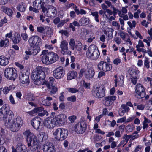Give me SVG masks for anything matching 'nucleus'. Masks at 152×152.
<instances>
[{
	"instance_id": "obj_1",
	"label": "nucleus",
	"mask_w": 152,
	"mask_h": 152,
	"mask_svg": "<svg viewBox=\"0 0 152 152\" xmlns=\"http://www.w3.org/2000/svg\"><path fill=\"white\" fill-rule=\"evenodd\" d=\"M6 114L8 115V120L6 121V125L10 128V130L13 132L17 131L20 129L22 120L20 117L15 118L13 113L11 110H7Z\"/></svg>"
},
{
	"instance_id": "obj_2",
	"label": "nucleus",
	"mask_w": 152,
	"mask_h": 152,
	"mask_svg": "<svg viewBox=\"0 0 152 152\" xmlns=\"http://www.w3.org/2000/svg\"><path fill=\"white\" fill-rule=\"evenodd\" d=\"M23 134L26 137V142L28 148L33 152L38 151L39 146L36 137L34 134L29 130H27L25 131Z\"/></svg>"
},
{
	"instance_id": "obj_3",
	"label": "nucleus",
	"mask_w": 152,
	"mask_h": 152,
	"mask_svg": "<svg viewBox=\"0 0 152 152\" xmlns=\"http://www.w3.org/2000/svg\"><path fill=\"white\" fill-rule=\"evenodd\" d=\"M32 74V78L34 80L35 84L38 86L44 84L45 75L42 67H37L34 70Z\"/></svg>"
},
{
	"instance_id": "obj_4",
	"label": "nucleus",
	"mask_w": 152,
	"mask_h": 152,
	"mask_svg": "<svg viewBox=\"0 0 152 152\" xmlns=\"http://www.w3.org/2000/svg\"><path fill=\"white\" fill-rule=\"evenodd\" d=\"M4 74L5 77L11 80H14L18 76L17 70L12 67L6 68Z\"/></svg>"
},
{
	"instance_id": "obj_5",
	"label": "nucleus",
	"mask_w": 152,
	"mask_h": 152,
	"mask_svg": "<svg viewBox=\"0 0 152 152\" xmlns=\"http://www.w3.org/2000/svg\"><path fill=\"white\" fill-rule=\"evenodd\" d=\"M92 95L96 98H101L105 95L104 90L102 86L94 88L92 91Z\"/></svg>"
},
{
	"instance_id": "obj_6",
	"label": "nucleus",
	"mask_w": 152,
	"mask_h": 152,
	"mask_svg": "<svg viewBox=\"0 0 152 152\" xmlns=\"http://www.w3.org/2000/svg\"><path fill=\"white\" fill-rule=\"evenodd\" d=\"M53 119L55 125H61L66 121V116L64 114H59L55 117H53Z\"/></svg>"
},
{
	"instance_id": "obj_7",
	"label": "nucleus",
	"mask_w": 152,
	"mask_h": 152,
	"mask_svg": "<svg viewBox=\"0 0 152 152\" xmlns=\"http://www.w3.org/2000/svg\"><path fill=\"white\" fill-rule=\"evenodd\" d=\"M87 125L85 122L78 123L75 126V131L78 134H82L86 130Z\"/></svg>"
},
{
	"instance_id": "obj_8",
	"label": "nucleus",
	"mask_w": 152,
	"mask_h": 152,
	"mask_svg": "<svg viewBox=\"0 0 152 152\" xmlns=\"http://www.w3.org/2000/svg\"><path fill=\"white\" fill-rule=\"evenodd\" d=\"M19 80L23 84H28L29 83V73L28 72H21L19 75Z\"/></svg>"
},
{
	"instance_id": "obj_9",
	"label": "nucleus",
	"mask_w": 152,
	"mask_h": 152,
	"mask_svg": "<svg viewBox=\"0 0 152 152\" xmlns=\"http://www.w3.org/2000/svg\"><path fill=\"white\" fill-rule=\"evenodd\" d=\"M41 39L37 35L33 36L28 40V42L31 46H38L41 44Z\"/></svg>"
},
{
	"instance_id": "obj_10",
	"label": "nucleus",
	"mask_w": 152,
	"mask_h": 152,
	"mask_svg": "<svg viewBox=\"0 0 152 152\" xmlns=\"http://www.w3.org/2000/svg\"><path fill=\"white\" fill-rule=\"evenodd\" d=\"M68 43L66 40H63L61 42L60 44V48L61 53L64 55L66 54L70 55L71 52L69 51L68 47Z\"/></svg>"
},
{
	"instance_id": "obj_11",
	"label": "nucleus",
	"mask_w": 152,
	"mask_h": 152,
	"mask_svg": "<svg viewBox=\"0 0 152 152\" xmlns=\"http://www.w3.org/2000/svg\"><path fill=\"white\" fill-rule=\"evenodd\" d=\"M136 94L139 96L138 98H143L145 97L146 94L143 87L140 84L138 83L136 85L135 89Z\"/></svg>"
},
{
	"instance_id": "obj_12",
	"label": "nucleus",
	"mask_w": 152,
	"mask_h": 152,
	"mask_svg": "<svg viewBox=\"0 0 152 152\" xmlns=\"http://www.w3.org/2000/svg\"><path fill=\"white\" fill-rule=\"evenodd\" d=\"M64 70L61 67H59L54 70L53 72V76L57 79H60L64 76Z\"/></svg>"
},
{
	"instance_id": "obj_13",
	"label": "nucleus",
	"mask_w": 152,
	"mask_h": 152,
	"mask_svg": "<svg viewBox=\"0 0 152 152\" xmlns=\"http://www.w3.org/2000/svg\"><path fill=\"white\" fill-rule=\"evenodd\" d=\"M41 120V119L38 117H36L32 119L31 123L34 128L37 130L40 129Z\"/></svg>"
},
{
	"instance_id": "obj_14",
	"label": "nucleus",
	"mask_w": 152,
	"mask_h": 152,
	"mask_svg": "<svg viewBox=\"0 0 152 152\" xmlns=\"http://www.w3.org/2000/svg\"><path fill=\"white\" fill-rule=\"evenodd\" d=\"M57 12L56 7L52 6H49L48 10L47 12V15L49 17H54L56 15Z\"/></svg>"
},
{
	"instance_id": "obj_15",
	"label": "nucleus",
	"mask_w": 152,
	"mask_h": 152,
	"mask_svg": "<svg viewBox=\"0 0 152 152\" xmlns=\"http://www.w3.org/2000/svg\"><path fill=\"white\" fill-rule=\"evenodd\" d=\"M50 64L53 63L58 60L59 57L57 54L53 52H48Z\"/></svg>"
},
{
	"instance_id": "obj_16",
	"label": "nucleus",
	"mask_w": 152,
	"mask_h": 152,
	"mask_svg": "<svg viewBox=\"0 0 152 152\" xmlns=\"http://www.w3.org/2000/svg\"><path fill=\"white\" fill-rule=\"evenodd\" d=\"M43 55L42 57V62L45 64H50L49 61V58L48 57V51L47 50H44L42 52Z\"/></svg>"
},
{
	"instance_id": "obj_17",
	"label": "nucleus",
	"mask_w": 152,
	"mask_h": 152,
	"mask_svg": "<svg viewBox=\"0 0 152 152\" xmlns=\"http://www.w3.org/2000/svg\"><path fill=\"white\" fill-rule=\"evenodd\" d=\"M44 124L46 127L49 129L56 126L53 121V117L51 116L45 120L44 121Z\"/></svg>"
},
{
	"instance_id": "obj_18",
	"label": "nucleus",
	"mask_w": 152,
	"mask_h": 152,
	"mask_svg": "<svg viewBox=\"0 0 152 152\" xmlns=\"http://www.w3.org/2000/svg\"><path fill=\"white\" fill-rule=\"evenodd\" d=\"M12 152H26V148L25 146L22 145V144L19 142L17 144V147L15 148L12 146Z\"/></svg>"
},
{
	"instance_id": "obj_19",
	"label": "nucleus",
	"mask_w": 152,
	"mask_h": 152,
	"mask_svg": "<svg viewBox=\"0 0 152 152\" xmlns=\"http://www.w3.org/2000/svg\"><path fill=\"white\" fill-rule=\"evenodd\" d=\"M43 150L44 152H55V148L52 143L44 144Z\"/></svg>"
},
{
	"instance_id": "obj_20",
	"label": "nucleus",
	"mask_w": 152,
	"mask_h": 152,
	"mask_svg": "<svg viewBox=\"0 0 152 152\" xmlns=\"http://www.w3.org/2000/svg\"><path fill=\"white\" fill-rule=\"evenodd\" d=\"M94 74V70L93 69L89 68L85 72L84 76L86 79L90 80L93 77Z\"/></svg>"
},
{
	"instance_id": "obj_21",
	"label": "nucleus",
	"mask_w": 152,
	"mask_h": 152,
	"mask_svg": "<svg viewBox=\"0 0 152 152\" xmlns=\"http://www.w3.org/2000/svg\"><path fill=\"white\" fill-rule=\"evenodd\" d=\"M6 107L3 106L1 109H0V119L1 120H4V119L6 118L9 117L8 115H7L6 114L7 110H10L9 109L5 110Z\"/></svg>"
},
{
	"instance_id": "obj_22",
	"label": "nucleus",
	"mask_w": 152,
	"mask_h": 152,
	"mask_svg": "<svg viewBox=\"0 0 152 152\" xmlns=\"http://www.w3.org/2000/svg\"><path fill=\"white\" fill-rule=\"evenodd\" d=\"M62 129L61 128H58L54 131L53 133L54 138L58 141H60Z\"/></svg>"
},
{
	"instance_id": "obj_23",
	"label": "nucleus",
	"mask_w": 152,
	"mask_h": 152,
	"mask_svg": "<svg viewBox=\"0 0 152 152\" xmlns=\"http://www.w3.org/2000/svg\"><path fill=\"white\" fill-rule=\"evenodd\" d=\"M116 98V97L115 96L105 97L104 98L105 102V105L106 106H108L111 105V102L115 100Z\"/></svg>"
},
{
	"instance_id": "obj_24",
	"label": "nucleus",
	"mask_w": 152,
	"mask_h": 152,
	"mask_svg": "<svg viewBox=\"0 0 152 152\" xmlns=\"http://www.w3.org/2000/svg\"><path fill=\"white\" fill-rule=\"evenodd\" d=\"M1 9L2 11L9 16L12 17L13 13L12 10L10 8H8L5 6H3L1 7Z\"/></svg>"
},
{
	"instance_id": "obj_25",
	"label": "nucleus",
	"mask_w": 152,
	"mask_h": 152,
	"mask_svg": "<svg viewBox=\"0 0 152 152\" xmlns=\"http://www.w3.org/2000/svg\"><path fill=\"white\" fill-rule=\"evenodd\" d=\"M94 47V50H93L92 58L94 59H96L99 57L100 55L99 51L97 48L96 46L95 45H93Z\"/></svg>"
},
{
	"instance_id": "obj_26",
	"label": "nucleus",
	"mask_w": 152,
	"mask_h": 152,
	"mask_svg": "<svg viewBox=\"0 0 152 152\" xmlns=\"http://www.w3.org/2000/svg\"><path fill=\"white\" fill-rule=\"evenodd\" d=\"M32 55H35L40 50V47L39 46H32L30 48Z\"/></svg>"
},
{
	"instance_id": "obj_27",
	"label": "nucleus",
	"mask_w": 152,
	"mask_h": 152,
	"mask_svg": "<svg viewBox=\"0 0 152 152\" xmlns=\"http://www.w3.org/2000/svg\"><path fill=\"white\" fill-rule=\"evenodd\" d=\"M8 59L4 56H0V65L5 66L8 64Z\"/></svg>"
},
{
	"instance_id": "obj_28",
	"label": "nucleus",
	"mask_w": 152,
	"mask_h": 152,
	"mask_svg": "<svg viewBox=\"0 0 152 152\" xmlns=\"http://www.w3.org/2000/svg\"><path fill=\"white\" fill-rule=\"evenodd\" d=\"M77 72L75 71H70L67 74V79L70 80L75 78L77 76Z\"/></svg>"
},
{
	"instance_id": "obj_29",
	"label": "nucleus",
	"mask_w": 152,
	"mask_h": 152,
	"mask_svg": "<svg viewBox=\"0 0 152 152\" xmlns=\"http://www.w3.org/2000/svg\"><path fill=\"white\" fill-rule=\"evenodd\" d=\"M44 109L40 107H38L35 108L32 111L28 112V113L31 115L33 116L35 115L36 113L40 111H42Z\"/></svg>"
},
{
	"instance_id": "obj_30",
	"label": "nucleus",
	"mask_w": 152,
	"mask_h": 152,
	"mask_svg": "<svg viewBox=\"0 0 152 152\" xmlns=\"http://www.w3.org/2000/svg\"><path fill=\"white\" fill-rule=\"evenodd\" d=\"M21 38L20 35L18 33L15 34V36L12 38V41L15 44H17L20 41Z\"/></svg>"
},
{
	"instance_id": "obj_31",
	"label": "nucleus",
	"mask_w": 152,
	"mask_h": 152,
	"mask_svg": "<svg viewBox=\"0 0 152 152\" xmlns=\"http://www.w3.org/2000/svg\"><path fill=\"white\" fill-rule=\"evenodd\" d=\"M81 26L80 20L79 22L77 21H74L72 23H70L69 24V27L70 28H72V30L73 31H75L74 26L79 27Z\"/></svg>"
},
{
	"instance_id": "obj_32",
	"label": "nucleus",
	"mask_w": 152,
	"mask_h": 152,
	"mask_svg": "<svg viewBox=\"0 0 152 152\" xmlns=\"http://www.w3.org/2000/svg\"><path fill=\"white\" fill-rule=\"evenodd\" d=\"M42 4L41 3L40 0H35L33 3V7H34L37 9H41Z\"/></svg>"
},
{
	"instance_id": "obj_33",
	"label": "nucleus",
	"mask_w": 152,
	"mask_h": 152,
	"mask_svg": "<svg viewBox=\"0 0 152 152\" xmlns=\"http://www.w3.org/2000/svg\"><path fill=\"white\" fill-rule=\"evenodd\" d=\"M68 134V132L67 130L62 128L60 141H62L65 139L67 137Z\"/></svg>"
},
{
	"instance_id": "obj_34",
	"label": "nucleus",
	"mask_w": 152,
	"mask_h": 152,
	"mask_svg": "<svg viewBox=\"0 0 152 152\" xmlns=\"http://www.w3.org/2000/svg\"><path fill=\"white\" fill-rule=\"evenodd\" d=\"M17 9L20 12H23L25 11L26 9V4L23 3H21L18 5Z\"/></svg>"
},
{
	"instance_id": "obj_35",
	"label": "nucleus",
	"mask_w": 152,
	"mask_h": 152,
	"mask_svg": "<svg viewBox=\"0 0 152 152\" xmlns=\"http://www.w3.org/2000/svg\"><path fill=\"white\" fill-rule=\"evenodd\" d=\"M93 45H91L88 48V51L86 53V55L88 58L92 57L93 55V50H94V48L93 47Z\"/></svg>"
},
{
	"instance_id": "obj_36",
	"label": "nucleus",
	"mask_w": 152,
	"mask_h": 152,
	"mask_svg": "<svg viewBox=\"0 0 152 152\" xmlns=\"http://www.w3.org/2000/svg\"><path fill=\"white\" fill-rule=\"evenodd\" d=\"M114 30L112 28H108L107 31L104 32V34L110 39H111L113 37V33Z\"/></svg>"
},
{
	"instance_id": "obj_37",
	"label": "nucleus",
	"mask_w": 152,
	"mask_h": 152,
	"mask_svg": "<svg viewBox=\"0 0 152 152\" xmlns=\"http://www.w3.org/2000/svg\"><path fill=\"white\" fill-rule=\"evenodd\" d=\"M54 80L55 79L53 77H51L49 78V82L44 81V83L46 85V86H47L48 88L50 89L51 86H52L53 83V82H54Z\"/></svg>"
},
{
	"instance_id": "obj_38",
	"label": "nucleus",
	"mask_w": 152,
	"mask_h": 152,
	"mask_svg": "<svg viewBox=\"0 0 152 152\" xmlns=\"http://www.w3.org/2000/svg\"><path fill=\"white\" fill-rule=\"evenodd\" d=\"M106 64H107V63L103 61H101L98 65V68L100 70H102L104 71L105 70Z\"/></svg>"
},
{
	"instance_id": "obj_39",
	"label": "nucleus",
	"mask_w": 152,
	"mask_h": 152,
	"mask_svg": "<svg viewBox=\"0 0 152 152\" xmlns=\"http://www.w3.org/2000/svg\"><path fill=\"white\" fill-rule=\"evenodd\" d=\"M89 20L88 18H82L80 20L81 26L83 25H88L89 23Z\"/></svg>"
},
{
	"instance_id": "obj_40",
	"label": "nucleus",
	"mask_w": 152,
	"mask_h": 152,
	"mask_svg": "<svg viewBox=\"0 0 152 152\" xmlns=\"http://www.w3.org/2000/svg\"><path fill=\"white\" fill-rule=\"evenodd\" d=\"M9 40L8 39H5L4 40H1L0 42L1 47H6L8 45Z\"/></svg>"
},
{
	"instance_id": "obj_41",
	"label": "nucleus",
	"mask_w": 152,
	"mask_h": 152,
	"mask_svg": "<svg viewBox=\"0 0 152 152\" xmlns=\"http://www.w3.org/2000/svg\"><path fill=\"white\" fill-rule=\"evenodd\" d=\"M69 20V18H67L66 20H62L60 21L59 23L57 25V27L59 28L62 27L64 24L67 22Z\"/></svg>"
},
{
	"instance_id": "obj_42",
	"label": "nucleus",
	"mask_w": 152,
	"mask_h": 152,
	"mask_svg": "<svg viewBox=\"0 0 152 152\" xmlns=\"http://www.w3.org/2000/svg\"><path fill=\"white\" fill-rule=\"evenodd\" d=\"M139 72V71L138 70H134V71H133L131 74V75L132 78L137 79L138 77V74Z\"/></svg>"
},
{
	"instance_id": "obj_43",
	"label": "nucleus",
	"mask_w": 152,
	"mask_h": 152,
	"mask_svg": "<svg viewBox=\"0 0 152 152\" xmlns=\"http://www.w3.org/2000/svg\"><path fill=\"white\" fill-rule=\"evenodd\" d=\"M12 89V86H10L9 87H4L3 90V93L4 94H7L9 91Z\"/></svg>"
},
{
	"instance_id": "obj_44",
	"label": "nucleus",
	"mask_w": 152,
	"mask_h": 152,
	"mask_svg": "<svg viewBox=\"0 0 152 152\" xmlns=\"http://www.w3.org/2000/svg\"><path fill=\"white\" fill-rule=\"evenodd\" d=\"M69 44V45L71 47V49L73 50H74L75 48V43L73 39L72 38L70 39Z\"/></svg>"
},
{
	"instance_id": "obj_45",
	"label": "nucleus",
	"mask_w": 152,
	"mask_h": 152,
	"mask_svg": "<svg viewBox=\"0 0 152 152\" xmlns=\"http://www.w3.org/2000/svg\"><path fill=\"white\" fill-rule=\"evenodd\" d=\"M131 135H127L125 134L122 137V139L125 142V144H126L128 142L129 139L131 138Z\"/></svg>"
},
{
	"instance_id": "obj_46",
	"label": "nucleus",
	"mask_w": 152,
	"mask_h": 152,
	"mask_svg": "<svg viewBox=\"0 0 152 152\" xmlns=\"http://www.w3.org/2000/svg\"><path fill=\"white\" fill-rule=\"evenodd\" d=\"M5 135L3 134H0V145L3 144L5 142Z\"/></svg>"
},
{
	"instance_id": "obj_47",
	"label": "nucleus",
	"mask_w": 152,
	"mask_h": 152,
	"mask_svg": "<svg viewBox=\"0 0 152 152\" xmlns=\"http://www.w3.org/2000/svg\"><path fill=\"white\" fill-rule=\"evenodd\" d=\"M112 25L113 26L116 27V28L118 30L120 29V25L116 21H113L112 22Z\"/></svg>"
},
{
	"instance_id": "obj_48",
	"label": "nucleus",
	"mask_w": 152,
	"mask_h": 152,
	"mask_svg": "<svg viewBox=\"0 0 152 152\" xmlns=\"http://www.w3.org/2000/svg\"><path fill=\"white\" fill-rule=\"evenodd\" d=\"M86 69L84 68H82L79 73L78 77L79 78H82L83 76V74L85 72Z\"/></svg>"
},
{
	"instance_id": "obj_49",
	"label": "nucleus",
	"mask_w": 152,
	"mask_h": 152,
	"mask_svg": "<svg viewBox=\"0 0 152 152\" xmlns=\"http://www.w3.org/2000/svg\"><path fill=\"white\" fill-rule=\"evenodd\" d=\"M112 68V66L110 64H108L107 63V64H106V66L105 70H104L105 72L110 71V70Z\"/></svg>"
},
{
	"instance_id": "obj_50",
	"label": "nucleus",
	"mask_w": 152,
	"mask_h": 152,
	"mask_svg": "<svg viewBox=\"0 0 152 152\" xmlns=\"http://www.w3.org/2000/svg\"><path fill=\"white\" fill-rule=\"evenodd\" d=\"M148 32L150 35L149 37H147V39L149 41H151L152 40V28H151L150 30H148Z\"/></svg>"
},
{
	"instance_id": "obj_51",
	"label": "nucleus",
	"mask_w": 152,
	"mask_h": 152,
	"mask_svg": "<svg viewBox=\"0 0 152 152\" xmlns=\"http://www.w3.org/2000/svg\"><path fill=\"white\" fill-rule=\"evenodd\" d=\"M51 90L50 91L51 93L54 94L57 91V88L55 86H51Z\"/></svg>"
},
{
	"instance_id": "obj_52",
	"label": "nucleus",
	"mask_w": 152,
	"mask_h": 152,
	"mask_svg": "<svg viewBox=\"0 0 152 152\" xmlns=\"http://www.w3.org/2000/svg\"><path fill=\"white\" fill-rule=\"evenodd\" d=\"M121 107L124 110L125 112H128L129 111V107L125 104H122L121 105Z\"/></svg>"
},
{
	"instance_id": "obj_53",
	"label": "nucleus",
	"mask_w": 152,
	"mask_h": 152,
	"mask_svg": "<svg viewBox=\"0 0 152 152\" xmlns=\"http://www.w3.org/2000/svg\"><path fill=\"white\" fill-rule=\"evenodd\" d=\"M59 33L62 35H64L65 36H68L69 33L67 30H62L59 31Z\"/></svg>"
},
{
	"instance_id": "obj_54",
	"label": "nucleus",
	"mask_w": 152,
	"mask_h": 152,
	"mask_svg": "<svg viewBox=\"0 0 152 152\" xmlns=\"http://www.w3.org/2000/svg\"><path fill=\"white\" fill-rule=\"evenodd\" d=\"M67 99L68 101L74 102L76 101V98L75 96H73L71 97L67 98Z\"/></svg>"
},
{
	"instance_id": "obj_55",
	"label": "nucleus",
	"mask_w": 152,
	"mask_h": 152,
	"mask_svg": "<svg viewBox=\"0 0 152 152\" xmlns=\"http://www.w3.org/2000/svg\"><path fill=\"white\" fill-rule=\"evenodd\" d=\"M10 100L11 104H16V102L14 100L12 95H11L10 96Z\"/></svg>"
},
{
	"instance_id": "obj_56",
	"label": "nucleus",
	"mask_w": 152,
	"mask_h": 152,
	"mask_svg": "<svg viewBox=\"0 0 152 152\" xmlns=\"http://www.w3.org/2000/svg\"><path fill=\"white\" fill-rule=\"evenodd\" d=\"M45 30V28L42 27H37V31L39 33H42Z\"/></svg>"
},
{
	"instance_id": "obj_57",
	"label": "nucleus",
	"mask_w": 152,
	"mask_h": 152,
	"mask_svg": "<svg viewBox=\"0 0 152 152\" xmlns=\"http://www.w3.org/2000/svg\"><path fill=\"white\" fill-rule=\"evenodd\" d=\"M21 36L23 40L26 41L27 40L28 38V35L26 33L21 34Z\"/></svg>"
},
{
	"instance_id": "obj_58",
	"label": "nucleus",
	"mask_w": 152,
	"mask_h": 152,
	"mask_svg": "<svg viewBox=\"0 0 152 152\" xmlns=\"http://www.w3.org/2000/svg\"><path fill=\"white\" fill-rule=\"evenodd\" d=\"M126 35H127V33L122 31L120 32V36L122 39H125Z\"/></svg>"
},
{
	"instance_id": "obj_59",
	"label": "nucleus",
	"mask_w": 152,
	"mask_h": 152,
	"mask_svg": "<svg viewBox=\"0 0 152 152\" xmlns=\"http://www.w3.org/2000/svg\"><path fill=\"white\" fill-rule=\"evenodd\" d=\"M126 119V117H124L118 119L117 121V123H122L125 121Z\"/></svg>"
},
{
	"instance_id": "obj_60",
	"label": "nucleus",
	"mask_w": 152,
	"mask_h": 152,
	"mask_svg": "<svg viewBox=\"0 0 152 152\" xmlns=\"http://www.w3.org/2000/svg\"><path fill=\"white\" fill-rule=\"evenodd\" d=\"M113 63L116 65H118L121 62V60L119 58H116L113 61Z\"/></svg>"
},
{
	"instance_id": "obj_61",
	"label": "nucleus",
	"mask_w": 152,
	"mask_h": 152,
	"mask_svg": "<svg viewBox=\"0 0 152 152\" xmlns=\"http://www.w3.org/2000/svg\"><path fill=\"white\" fill-rule=\"evenodd\" d=\"M128 8V6H126L125 7H123L121 10L122 12L124 14H126L127 12L126 8Z\"/></svg>"
},
{
	"instance_id": "obj_62",
	"label": "nucleus",
	"mask_w": 152,
	"mask_h": 152,
	"mask_svg": "<svg viewBox=\"0 0 152 152\" xmlns=\"http://www.w3.org/2000/svg\"><path fill=\"white\" fill-rule=\"evenodd\" d=\"M41 112L39 113L38 115L39 116H42L47 114V112L46 111L42 110Z\"/></svg>"
},
{
	"instance_id": "obj_63",
	"label": "nucleus",
	"mask_w": 152,
	"mask_h": 152,
	"mask_svg": "<svg viewBox=\"0 0 152 152\" xmlns=\"http://www.w3.org/2000/svg\"><path fill=\"white\" fill-rule=\"evenodd\" d=\"M69 91L72 93H74L78 92L79 91L75 88H71L69 89Z\"/></svg>"
},
{
	"instance_id": "obj_64",
	"label": "nucleus",
	"mask_w": 152,
	"mask_h": 152,
	"mask_svg": "<svg viewBox=\"0 0 152 152\" xmlns=\"http://www.w3.org/2000/svg\"><path fill=\"white\" fill-rule=\"evenodd\" d=\"M60 21V18L58 17H57L55 19H54L53 20V22L54 23L56 24H58V23H59Z\"/></svg>"
}]
</instances>
